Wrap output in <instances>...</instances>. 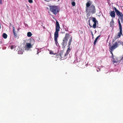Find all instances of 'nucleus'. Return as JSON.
I'll use <instances>...</instances> for the list:
<instances>
[{
    "label": "nucleus",
    "instance_id": "obj_1",
    "mask_svg": "<svg viewBox=\"0 0 123 123\" xmlns=\"http://www.w3.org/2000/svg\"><path fill=\"white\" fill-rule=\"evenodd\" d=\"M91 3L90 1L89 0L86 3V11L89 13L94 14L96 12L95 7L94 5H91Z\"/></svg>",
    "mask_w": 123,
    "mask_h": 123
},
{
    "label": "nucleus",
    "instance_id": "obj_2",
    "mask_svg": "<svg viewBox=\"0 0 123 123\" xmlns=\"http://www.w3.org/2000/svg\"><path fill=\"white\" fill-rule=\"evenodd\" d=\"M60 28L59 23L56 20L55 25V32L54 35V38L55 43L57 45V43H58L57 38L59 36V31H60Z\"/></svg>",
    "mask_w": 123,
    "mask_h": 123
},
{
    "label": "nucleus",
    "instance_id": "obj_3",
    "mask_svg": "<svg viewBox=\"0 0 123 123\" xmlns=\"http://www.w3.org/2000/svg\"><path fill=\"white\" fill-rule=\"evenodd\" d=\"M49 6L50 11L54 15H56L59 12V8L57 6L52 5Z\"/></svg>",
    "mask_w": 123,
    "mask_h": 123
},
{
    "label": "nucleus",
    "instance_id": "obj_4",
    "mask_svg": "<svg viewBox=\"0 0 123 123\" xmlns=\"http://www.w3.org/2000/svg\"><path fill=\"white\" fill-rule=\"evenodd\" d=\"M70 37V35L68 33H66L65 36L63 38V42L62 43V45L63 47H65L67 44V42Z\"/></svg>",
    "mask_w": 123,
    "mask_h": 123
},
{
    "label": "nucleus",
    "instance_id": "obj_5",
    "mask_svg": "<svg viewBox=\"0 0 123 123\" xmlns=\"http://www.w3.org/2000/svg\"><path fill=\"white\" fill-rule=\"evenodd\" d=\"M118 23L119 25V29L120 32L118 33V35L117 36V38L120 37L121 35H122V27L120 23L119 19H118Z\"/></svg>",
    "mask_w": 123,
    "mask_h": 123
},
{
    "label": "nucleus",
    "instance_id": "obj_6",
    "mask_svg": "<svg viewBox=\"0 0 123 123\" xmlns=\"http://www.w3.org/2000/svg\"><path fill=\"white\" fill-rule=\"evenodd\" d=\"M114 9L117 15L119 17V18L123 17V13L117 10L116 7H114ZM119 18L118 19H119Z\"/></svg>",
    "mask_w": 123,
    "mask_h": 123
},
{
    "label": "nucleus",
    "instance_id": "obj_7",
    "mask_svg": "<svg viewBox=\"0 0 123 123\" xmlns=\"http://www.w3.org/2000/svg\"><path fill=\"white\" fill-rule=\"evenodd\" d=\"M118 44L117 42H115L112 46L110 48V49L111 51H113L114 49L117 47Z\"/></svg>",
    "mask_w": 123,
    "mask_h": 123
},
{
    "label": "nucleus",
    "instance_id": "obj_8",
    "mask_svg": "<svg viewBox=\"0 0 123 123\" xmlns=\"http://www.w3.org/2000/svg\"><path fill=\"white\" fill-rule=\"evenodd\" d=\"M59 55L62 59H65L66 58V54H64L63 52H61L59 54Z\"/></svg>",
    "mask_w": 123,
    "mask_h": 123
},
{
    "label": "nucleus",
    "instance_id": "obj_9",
    "mask_svg": "<svg viewBox=\"0 0 123 123\" xmlns=\"http://www.w3.org/2000/svg\"><path fill=\"white\" fill-rule=\"evenodd\" d=\"M92 21L94 22L93 27L94 28H95L96 27L97 22V21L95 17H92Z\"/></svg>",
    "mask_w": 123,
    "mask_h": 123
},
{
    "label": "nucleus",
    "instance_id": "obj_10",
    "mask_svg": "<svg viewBox=\"0 0 123 123\" xmlns=\"http://www.w3.org/2000/svg\"><path fill=\"white\" fill-rule=\"evenodd\" d=\"M32 47V46L30 43H27L25 45V49L26 50H28L29 49Z\"/></svg>",
    "mask_w": 123,
    "mask_h": 123
},
{
    "label": "nucleus",
    "instance_id": "obj_11",
    "mask_svg": "<svg viewBox=\"0 0 123 123\" xmlns=\"http://www.w3.org/2000/svg\"><path fill=\"white\" fill-rule=\"evenodd\" d=\"M110 16L112 17L115 18V12L114 11H111L110 12Z\"/></svg>",
    "mask_w": 123,
    "mask_h": 123
},
{
    "label": "nucleus",
    "instance_id": "obj_12",
    "mask_svg": "<svg viewBox=\"0 0 123 123\" xmlns=\"http://www.w3.org/2000/svg\"><path fill=\"white\" fill-rule=\"evenodd\" d=\"M13 32L14 34V37L15 38H16L17 37V34L15 32V28L14 27H13Z\"/></svg>",
    "mask_w": 123,
    "mask_h": 123
},
{
    "label": "nucleus",
    "instance_id": "obj_13",
    "mask_svg": "<svg viewBox=\"0 0 123 123\" xmlns=\"http://www.w3.org/2000/svg\"><path fill=\"white\" fill-rule=\"evenodd\" d=\"M72 41V38L71 37H70V39L68 43V46L70 47V45H71V43Z\"/></svg>",
    "mask_w": 123,
    "mask_h": 123
},
{
    "label": "nucleus",
    "instance_id": "obj_14",
    "mask_svg": "<svg viewBox=\"0 0 123 123\" xmlns=\"http://www.w3.org/2000/svg\"><path fill=\"white\" fill-rule=\"evenodd\" d=\"M100 35H99V36H98L95 38V40L94 41V45H95L98 39L100 37Z\"/></svg>",
    "mask_w": 123,
    "mask_h": 123
},
{
    "label": "nucleus",
    "instance_id": "obj_15",
    "mask_svg": "<svg viewBox=\"0 0 123 123\" xmlns=\"http://www.w3.org/2000/svg\"><path fill=\"white\" fill-rule=\"evenodd\" d=\"M114 21L113 19H112L111 21L110 22V26L111 27H113L114 25Z\"/></svg>",
    "mask_w": 123,
    "mask_h": 123
},
{
    "label": "nucleus",
    "instance_id": "obj_16",
    "mask_svg": "<svg viewBox=\"0 0 123 123\" xmlns=\"http://www.w3.org/2000/svg\"><path fill=\"white\" fill-rule=\"evenodd\" d=\"M70 47H69L68 48L66 53H65V54H66V56L68 54L69 52H70Z\"/></svg>",
    "mask_w": 123,
    "mask_h": 123
},
{
    "label": "nucleus",
    "instance_id": "obj_17",
    "mask_svg": "<svg viewBox=\"0 0 123 123\" xmlns=\"http://www.w3.org/2000/svg\"><path fill=\"white\" fill-rule=\"evenodd\" d=\"M2 36L3 38L5 39H6L7 38V35L5 33H4L3 34Z\"/></svg>",
    "mask_w": 123,
    "mask_h": 123
},
{
    "label": "nucleus",
    "instance_id": "obj_18",
    "mask_svg": "<svg viewBox=\"0 0 123 123\" xmlns=\"http://www.w3.org/2000/svg\"><path fill=\"white\" fill-rule=\"evenodd\" d=\"M32 35V33L31 32H28L27 33V36L29 37H31Z\"/></svg>",
    "mask_w": 123,
    "mask_h": 123
},
{
    "label": "nucleus",
    "instance_id": "obj_19",
    "mask_svg": "<svg viewBox=\"0 0 123 123\" xmlns=\"http://www.w3.org/2000/svg\"><path fill=\"white\" fill-rule=\"evenodd\" d=\"M72 5L73 6H75V3L74 1H72Z\"/></svg>",
    "mask_w": 123,
    "mask_h": 123
},
{
    "label": "nucleus",
    "instance_id": "obj_20",
    "mask_svg": "<svg viewBox=\"0 0 123 123\" xmlns=\"http://www.w3.org/2000/svg\"><path fill=\"white\" fill-rule=\"evenodd\" d=\"M120 18L121 23H123V17H122L120 18Z\"/></svg>",
    "mask_w": 123,
    "mask_h": 123
},
{
    "label": "nucleus",
    "instance_id": "obj_21",
    "mask_svg": "<svg viewBox=\"0 0 123 123\" xmlns=\"http://www.w3.org/2000/svg\"><path fill=\"white\" fill-rule=\"evenodd\" d=\"M28 2L30 3H32L33 2L32 0H28Z\"/></svg>",
    "mask_w": 123,
    "mask_h": 123
},
{
    "label": "nucleus",
    "instance_id": "obj_22",
    "mask_svg": "<svg viewBox=\"0 0 123 123\" xmlns=\"http://www.w3.org/2000/svg\"><path fill=\"white\" fill-rule=\"evenodd\" d=\"M14 47V46L13 45H12L11 46V48L12 49H13Z\"/></svg>",
    "mask_w": 123,
    "mask_h": 123
},
{
    "label": "nucleus",
    "instance_id": "obj_23",
    "mask_svg": "<svg viewBox=\"0 0 123 123\" xmlns=\"http://www.w3.org/2000/svg\"><path fill=\"white\" fill-rule=\"evenodd\" d=\"M2 4V0H0V4Z\"/></svg>",
    "mask_w": 123,
    "mask_h": 123
},
{
    "label": "nucleus",
    "instance_id": "obj_24",
    "mask_svg": "<svg viewBox=\"0 0 123 123\" xmlns=\"http://www.w3.org/2000/svg\"><path fill=\"white\" fill-rule=\"evenodd\" d=\"M99 68V67H98V68L99 70H97V71L98 72L99 71H100V68Z\"/></svg>",
    "mask_w": 123,
    "mask_h": 123
},
{
    "label": "nucleus",
    "instance_id": "obj_25",
    "mask_svg": "<svg viewBox=\"0 0 123 123\" xmlns=\"http://www.w3.org/2000/svg\"><path fill=\"white\" fill-rule=\"evenodd\" d=\"M21 52V51H18V53L19 54H21L20 53Z\"/></svg>",
    "mask_w": 123,
    "mask_h": 123
},
{
    "label": "nucleus",
    "instance_id": "obj_26",
    "mask_svg": "<svg viewBox=\"0 0 123 123\" xmlns=\"http://www.w3.org/2000/svg\"><path fill=\"white\" fill-rule=\"evenodd\" d=\"M111 51H111V53L112 54V57H113V54L112 53V52Z\"/></svg>",
    "mask_w": 123,
    "mask_h": 123
},
{
    "label": "nucleus",
    "instance_id": "obj_27",
    "mask_svg": "<svg viewBox=\"0 0 123 123\" xmlns=\"http://www.w3.org/2000/svg\"><path fill=\"white\" fill-rule=\"evenodd\" d=\"M75 0H70L71 1V2L74 1Z\"/></svg>",
    "mask_w": 123,
    "mask_h": 123
},
{
    "label": "nucleus",
    "instance_id": "obj_28",
    "mask_svg": "<svg viewBox=\"0 0 123 123\" xmlns=\"http://www.w3.org/2000/svg\"><path fill=\"white\" fill-rule=\"evenodd\" d=\"M113 63H115V62H116L115 61H113Z\"/></svg>",
    "mask_w": 123,
    "mask_h": 123
},
{
    "label": "nucleus",
    "instance_id": "obj_29",
    "mask_svg": "<svg viewBox=\"0 0 123 123\" xmlns=\"http://www.w3.org/2000/svg\"><path fill=\"white\" fill-rule=\"evenodd\" d=\"M88 22L89 24V25H90V20H89L88 21Z\"/></svg>",
    "mask_w": 123,
    "mask_h": 123
},
{
    "label": "nucleus",
    "instance_id": "obj_30",
    "mask_svg": "<svg viewBox=\"0 0 123 123\" xmlns=\"http://www.w3.org/2000/svg\"><path fill=\"white\" fill-rule=\"evenodd\" d=\"M50 54H53L52 53H51V52H50Z\"/></svg>",
    "mask_w": 123,
    "mask_h": 123
},
{
    "label": "nucleus",
    "instance_id": "obj_31",
    "mask_svg": "<svg viewBox=\"0 0 123 123\" xmlns=\"http://www.w3.org/2000/svg\"><path fill=\"white\" fill-rule=\"evenodd\" d=\"M1 28V27L0 25V29Z\"/></svg>",
    "mask_w": 123,
    "mask_h": 123
},
{
    "label": "nucleus",
    "instance_id": "obj_32",
    "mask_svg": "<svg viewBox=\"0 0 123 123\" xmlns=\"http://www.w3.org/2000/svg\"><path fill=\"white\" fill-rule=\"evenodd\" d=\"M37 51H38V52H37V54H38V50H37Z\"/></svg>",
    "mask_w": 123,
    "mask_h": 123
}]
</instances>
